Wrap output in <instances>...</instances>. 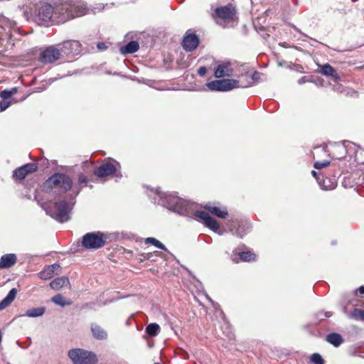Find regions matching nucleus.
I'll list each match as a JSON object with an SVG mask.
<instances>
[{
    "mask_svg": "<svg viewBox=\"0 0 364 364\" xmlns=\"http://www.w3.org/2000/svg\"><path fill=\"white\" fill-rule=\"evenodd\" d=\"M87 178L84 174H80L78 176V186H73L72 194H70L69 201L65 199L49 200L41 203V208L48 215L58 222L65 223L68 221L70 218V214L75 203V198L80 193L82 188L87 185Z\"/></svg>",
    "mask_w": 364,
    "mask_h": 364,
    "instance_id": "f257e3e1",
    "label": "nucleus"
},
{
    "mask_svg": "<svg viewBox=\"0 0 364 364\" xmlns=\"http://www.w3.org/2000/svg\"><path fill=\"white\" fill-rule=\"evenodd\" d=\"M154 192L159 198L157 203L159 205L180 215L191 217L196 208V203L184 200L174 193L162 192L160 188H156Z\"/></svg>",
    "mask_w": 364,
    "mask_h": 364,
    "instance_id": "f03ea898",
    "label": "nucleus"
},
{
    "mask_svg": "<svg viewBox=\"0 0 364 364\" xmlns=\"http://www.w3.org/2000/svg\"><path fill=\"white\" fill-rule=\"evenodd\" d=\"M72 178L63 173H55L43 185V190L49 194L63 195L72 190Z\"/></svg>",
    "mask_w": 364,
    "mask_h": 364,
    "instance_id": "7ed1b4c3",
    "label": "nucleus"
},
{
    "mask_svg": "<svg viewBox=\"0 0 364 364\" xmlns=\"http://www.w3.org/2000/svg\"><path fill=\"white\" fill-rule=\"evenodd\" d=\"M60 1L59 18L60 21H64V23L75 18L85 16L88 12L89 9L87 4L82 0H60Z\"/></svg>",
    "mask_w": 364,
    "mask_h": 364,
    "instance_id": "20e7f679",
    "label": "nucleus"
},
{
    "mask_svg": "<svg viewBox=\"0 0 364 364\" xmlns=\"http://www.w3.org/2000/svg\"><path fill=\"white\" fill-rule=\"evenodd\" d=\"M118 233L95 231L85 234L81 239L82 246L85 250H98L107 244L116 241Z\"/></svg>",
    "mask_w": 364,
    "mask_h": 364,
    "instance_id": "39448f33",
    "label": "nucleus"
},
{
    "mask_svg": "<svg viewBox=\"0 0 364 364\" xmlns=\"http://www.w3.org/2000/svg\"><path fill=\"white\" fill-rule=\"evenodd\" d=\"M60 4V0L54 1L53 4L48 2H42L38 9V19L43 22L53 21L55 23H63L64 21H60L58 13Z\"/></svg>",
    "mask_w": 364,
    "mask_h": 364,
    "instance_id": "423d86ee",
    "label": "nucleus"
},
{
    "mask_svg": "<svg viewBox=\"0 0 364 364\" xmlns=\"http://www.w3.org/2000/svg\"><path fill=\"white\" fill-rule=\"evenodd\" d=\"M215 14L218 18L223 21V23L217 22L223 28L233 27L237 23L235 20L236 10L231 4L216 8Z\"/></svg>",
    "mask_w": 364,
    "mask_h": 364,
    "instance_id": "0eeeda50",
    "label": "nucleus"
},
{
    "mask_svg": "<svg viewBox=\"0 0 364 364\" xmlns=\"http://www.w3.org/2000/svg\"><path fill=\"white\" fill-rule=\"evenodd\" d=\"M353 145L354 144L348 141L330 143L327 146V152L332 159L341 160L344 159L347 154H352Z\"/></svg>",
    "mask_w": 364,
    "mask_h": 364,
    "instance_id": "6e6552de",
    "label": "nucleus"
},
{
    "mask_svg": "<svg viewBox=\"0 0 364 364\" xmlns=\"http://www.w3.org/2000/svg\"><path fill=\"white\" fill-rule=\"evenodd\" d=\"M250 85H243L235 79H222L209 82L207 87L213 91L227 92L237 87H247Z\"/></svg>",
    "mask_w": 364,
    "mask_h": 364,
    "instance_id": "1a4fd4ad",
    "label": "nucleus"
},
{
    "mask_svg": "<svg viewBox=\"0 0 364 364\" xmlns=\"http://www.w3.org/2000/svg\"><path fill=\"white\" fill-rule=\"evenodd\" d=\"M68 357L73 364H95L97 362L95 353L80 348L70 350Z\"/></svg>",
    "mask_w": 364,
    "mask_h": 364,
    "instance_id": "9d476101",
    "label": "nucleus"
},
{
    "mask_svg": "<svg viewBox=\"0 0 364 364\" xmlns=\"http://www.w3.org/2000/svg\"><path fill=\"white\" fill-rule=\"evenodd\" d=\"M63 60L72 59L80 54L81 45L77 41L69 40L58 43Z\"/></svg>",
    "mask_w": 364,
    "mask_h": 364,
    "instance_id": "9b49d317",
    "label": "nucleus"
},
{
    "mask_svg": "<svg viewBox=\"0 0 364 364\" xmlns=\"http://www.w3.org/2000/svg\"><path fill=\"white\" fill-rule=\"evenodd\" d=\"M194 215L203 221L205 227L219 235H223L227 232V230L220 229V225L217 220L213 218L210 217L209 214L203 210H194Z\"/></svg>",
    "mask_w": 364,
    "mask_h": 364,
    "instance_id": "f8f14e48",
    "label": "nucleus"
},
{
    "mask_svg": "<svg viewBox=\"0 0 364 364\" xmlns=\"http://www.w3.org/2000/svg\"><path fill=\"white\" fill-rule=\"evenodd\" d=\"M40 60L43 64L63 60L58 44L47 47L40 55Z\"/></svg>",
    "mask_w": 364,
    "mask_h": 364,
    "instance_id": "ddd939ff",
    "label": "nucleus"
},
{
    "mask_svg": "<svg viewBox=\"0 0 364 364\" xmlns=\"http://www.w3.org/2000/svg\"><path fill=\"white\" fill-rule=\"evenodd\" d=\"M228 232L239 238H243L250 230V225L243 220H233L227 225Z\"/></svg>",
    "mask_w": 364,
    "mask_h": 364,
    "instance_id": "4468645a",
    "label": "nucleus"
},
{
    "mask_svg": "<svg viewBox=\"0 0 364 364\" xmlns=\"http://www.w3.org/2000/svg\"><path fill=\"white\" fill-rule=\"evenodd\" d=\"M121 168V165L117 161L105 162L94 169V174L99 178H104L116 173Z\"/></svg>",
    "mask_w": 364,
    "mask_h": 364,
    "instance_id": "2eb2a0df",
    "label": "nucleus"
},
{
    "mask_svg": "<svg viewBox=\"0 0 364 364\" xmlns=\"http://www.w3.org/2000/svg\"><path fill=\"white\" fill-rule=\"evenodd\" d=\"M37 170V166L35 164L28 163L14 170L13 177L17 181H22L26 176Z\"/></svg>",
    "mask_w": 364,
    "mask_h": 364,
    "instance_id": "dca6fc26",
    "label": "nucleus"
},
{
    "mask_svg": "<svg viewBox=\"0 0 364 364\" xmlns=\"http://www.w3.org/2000/svg\"><path fill=\"white\" fill-rule=\"evenodd\" d=\"M233 69L230 62H221L220 63L214 72V75L216 78H221L223 77H230L232 75Z\"/></svg>",
    "mask_w": 364,
    "mask_h": 364,
    "instance_id": "f3484780",
    "label": "nucleus"
},
{
    "mask_svg": "<svg viewBox=\"0 0 364 364\" xmlns=\"http://www.w3.org/2000/svg\"><path fill=\"white\" fill-rule=\"evenodd\" d=\"M199 44V38L196 34L186 35L182 41V46L186 51L194 50Z\"/></svg>",
    "mask_w": 364,
    "mask_h": 364,
    "instance_id": "a211bd4d",
    "label": "nucleus"
},
{
    "mask_svg": "<svg viewBox=\"0 0 364 364\" xmlns=\"http://www.w3.org/2000/svg\"><path fill=\"white\" fill-rule=\"evenodd\" d=\"M16 262L17 256L16 254H5L0 258V269L11 268L16 263Z\"/></svg>",
    "mask_w": 364,
    "mask_h": 364,
    "instance_id": "6ab92c4d",
    "label": "nucleus"
},
{
    "mask_svg": "<svg viewBox=\"0 0 364 364\" xmlns=\"http://www.w3.org/2000/svg\"><path fill=\"white\" fill-rule=\"evenodd\" d=\"M90 329L92 336L97 340H106L108 337L107 331L97 323H92Z\"/></svg>",
    "mask_w": 364,
    "mask_h": 364,
    "instance_id": "aec40b11",
    "label": "nucleus"
},
{
    "mask_svg": "<svg viewBox=\"0 0 364 364\" xmlns=\"http://www.w3.org/2000/svg\"><path fill=\"white\" fill-rule=\"evenodd\" d=\"M60 268L58 264L49 265L38 273V277L43 280L50 279L53 277L55 272Z\"/></svg>",
    "mask_w": 364,
    "mask_h": 364,
    "instance_id": "412c9836",
    "label": "nucleus"
},
{
    "mask_svg": "<svg viewBox=\"0 0 364 364\" xmlns=\"http://www.w3.org/2000/svg\"><path fill=\"white\" fill-rule=\"evenodd\" d=\"M317 182L321 188L324 191L333 190L337 186V182L335 178H325L322 180L317 178Z\"/></svg>",
    "mask_w": 364,
    "mask_h": 364,
    "instance_id": "4be33fe9",
    "label": "nucleus"
},
{
    "mask_svg": "<svg viewBox=\"0 0 364 364\" xmlns=\"http://www.w3.org/2000/svg\"><path fill=\"white\" fill-rule=\"evenodd\" d=\"M17 290L15 288L11 289L6 297L0 302V311L8 307L16 298Z\"/></svg>",
    "mask_w": 364,
    "mask_h": 364,
    "instance_id": "5701e85b",
    "label": "nucleus"
},
{
    "mask_svg": "<svg viewBox=\"0 0 364 364\" xmlns=\"http://www.w3.org/2000/svg\"><path fill=\"white\" fill-rule=\"evenodd\" d=\"M319 73H321L323 75L325 76H332L336 80L340 79L339 75L336 73V70L333 68L329 64H325L323 65L319 66Z\"/></svg>",
    "mask_w": 364,
    "mask_h": 364,
    "instance_id": "b1692460",
    "label": "nucleus"
},
{
    "mask_svg": "<svg viewBox=\"0 0 364 364\" xmlns=\"http://www.w3.org/2000/svg\"><path fill=\"white\" fill-rule=\"evenodd\" d=\"M326 340L334 347L340 346L343 342V337L338 333H331L328 334Z\"/></svg>",
    "mask_w": 364,
    "mask_h": 364,
    "instance_id": "393cba45",
    "label": "nucleus"
},
{
    "mask_svg": "<svg viewBox=\"0 0 364 364\" xmlns=\"http://www.w3.org/2000/svg\"><path fill=\"white\" fill-rule=\"evenodd\" d=\"M205 208L220 218H225L228 215V210L225 208L221 209L220 208L212 206L210 205H206Z\"/></svg>",
    "mask_w": 364,
    "mask_h": 364,
    "instance_id": "a878e982",
    "label": "nucleus"
},
{
    "mask_svg": "<svg viewBox=\"0 0 364 364\" xmlns=\"http://www.w3.org/2000/svg\"><path fill=\"white\" fill-rule=\"evenodd\" d=\"M69 284V279L67 277H58L50 283L51 289L58 290L63 287Z\"/></svg>",
    "mask_w": 364,
    "mask_h": 364,
    "instance_id": "bb28decb",
    "label": "nucleus"
},
{
    "mask_svg": "<svg viewBox=\"0 0 364 364\" xmlns=\"http://www.w3.org/2000/svg\"><path fill=\"white\" fill-rule=\"evenodd\" d=\"M139 48V43L136 41H132L127 45L120 48L122 54H131L136 52Z\"/></svg>",
    "mask_w": 364,
    "mask_h": 364,
    "instance_id": "cd10ccee",
    "label": "nucleus"
},
{
    "mask_svg": "<svg viewBox=\"0 0 364 364\" xmlns=\"http://www.w3.org/2000/svg\"><path fill=\"white\" fill-rule=\"evenodd\" d=\"M46 312V308L43 306L32 308L26 310L24 316L30 318H38L42 316Z\"/></svg>",
    "mask_w": 364,
    "mask_h": 364,
    "instance_id": "c85d7f7f",
    "label": "nucleus"
},
{
    "mask_svg": "<svg viewBox=\"0 0 364 364\" xmlns=\"http://www.w3.org/2000/svg\"><path fill=\"white\" fill-rule=\"evenodd\" d=\"M159 330L160 327L156 323H151L146 327V333L151 337L158 335Z\"/></svg>",
    "mask_w": 364,
    "mask_h": 364,
    "instance_id": "c756f323",
    "label": "nucleus"
},
{
    "mask_svg": "<svg viewBox=\"0 0 364 364\" xmlns=\"http://www.w3.org/2000/svg\"><path fill=\"white\" fill-rule=\"evenodd\" d=\"M144 242L146 245H149V244L153 245L160 250H165V251L167 250L166 246L163 243H161L159 240H156L154 237H147L145 239Z\"/></svg>",
    "mask_w": 364,
    "mask_h": 364,
    "instance_id": "7c9ffc66",
    "label": "nucleus"
},
{
    "mask_svg": "<svg viewBox=\"0 0 364 364\" xmlns=\"http://www.w3.org/2000/svg\"><path fill=\"white\" fill-rule=\"evenodd\" d=\"M51 301L55 303V304L64 307L65 306L70 305V302L65 301V298L63 296L60 294H58L53 297H52Z\"/></svg>",
    "mask_w": 364,
    "mask_h": 364,
    "instance_id": "2f4dec72",
    "label": "nucleus"
},
{
    "mask_svg": "<svg viewBox=\"0 0 364 364\" xmlns=\"http://www.w3.org/2000/svg\"><path fill=\"white\" fill-rule=\"evenodd\" d=\"M17 87H12L11 90H4L0 93V96L4 100H11V97L17 93Z\"/></svg>",
    "mask_w": 364,
    "mask_h": 364,
    "instance_id": "473e14b6",
    "label": "nucleus"
},
{
    "mask_svg": "<svg viewBox=\"0 0 364 364\" xmlns=\"http://www.w3.org/2000/svg\"><path fill=\"white\" fill-rule=\"evenodd\" d=\"M240 259L244 262H251L255 260V255L250 251L241 252L239 253Z\"/></svg>",
    "mask_w": 364,
    "mask_h": 364,
    "instance_id": "72a5a7b5",
    "label": "nucleus"
},
{
    "mask_svg": "<svg viewBox=\"0 0 364 364\" xmlns=\"http://www.w3.org/2000/svg\"><path fill=\"white\" fill-rule=\"evenodd\" d=\"M350 317L355 320L364 321V311L355 309L350 314Z\"/></svg>",
    "mask_w": 364,
    "mask_h": 364,
    "instance_id": "f704fd0d",
    "label": "nucleus"
},
{
    "mask_svg": "<svg viewBox=\"0 0 364 364\" xmlns=\"http://www.w3.org/2000/svg\"><path fill=\"white\" fill-rule=\"evenodd\" d=\"M352 154H355V159L358 163L364 164V150H355L353 148Z\"/></svg>",
    "mask_w": 364,
    "mask_h": 364,
    "instance_id": "c9c22d12",
    "label": "nucleus"
},
{
    "mask_svg": "<svg viewBox=\"0 0 364 364\" xmlns=\"http://www.w3.org/2000/svg\"><path fill=\"white\" fill-rule=\"evenodd\" d=\"M310 362L314 364H325V360L318 353H314L311 355Z\"/></svg>",
    "mask_w": 364,
    "mask_h": 364,
    "instance_id": "e433bc0d",
    "label": "nucleus"
},
{
    "mask_svg": "<svg viewBox=\"0 0 364 364\" xmlns=\"http://www.w3.org/2000/svg\"><path fill=\"white\" fill-rule=\"evenodd\" d=\"M315 318L318 321V322L322 321L324 320V318H329L332 316V313L331 311H319L314 315Z\"/></svg>",
    "mask_w": 364,
    "mask_h": 364,
    "instance_id": "4c0bfd02",
    "label": "nucleus"
},
{
    "mask_svg": "<svg viewBox=\"0 0 364 364\" xmlns=\"http://www.w3.org/2000/svg\"><path fill=\"white\" fill-rule=\"evenodd\" d=\"M160 252L159 251H155L154 252H148V253H143L141 255V258L140 260L144 261V260H150L151 259L153 255L159 256Z\"/></svg>",
    "mask_w": 364,
    "mask_h": 364,
    "instance_id": "58836bf2",
    "label": "nucleus"
},
{
    "mask_svg": "<svg viewBox=\"0 0 364 364\" xmlns=\"http://www.w3.org/2000/svg\"><path fill=\"white\" fill-rule=\"evenodd\" d=\"M330 164V161L324 160L323 161H316L314 164V167L316 169H321L327 167Z\"/></svg>",
    "mask_w": 364,
    "mask_h": 364,
    "instance_id": "ea45409f",
    "label": "nucleus"
},
{
    "mask_svg": "<svg viewBox=\"0 0 364 364\" xmlns=\"http://www.w3.org/2000/svg\"><path fill=\"white\" fill-rule=\"evenodd\" d=\"M11 105V100L2 99L0 101V111L6 110Z\"/></svg>",
    "mask_w": 364,
    "mask_h": 364,
    "instance_id": "a19ab883",
    "label": "nucleus"
},
{
    "mask_svg": "<svg viewBox=\"0 0 364 364\" xmlns=\"http://www.w3.org/2000/svg\"><path fill=\"white\" fill-rule=\"evenodd\" d=\"M259 77H260V73L257 71H255L251 75V81L249 82L247 85H249V83H250L251 84L250 86H251L252 85L253 81L259 80ZM248 87H250V85Z\"/></svg>",
    "mask_w": 364,
    "mask_h": 364,
    "instance_id": "79ce46f5",
    "label": "nucleus"
},
{
    "mask_svg": "<svg viewBox=\"0 0 364 364\" xmlns=\"http://www.w3.org/2000/svg\"><path fill=\"white\" fill-rule=\"evenodd\" d=\"M206 73H207V69H206V68H205V67H204V66L200 67V68L198 70V74L200 76H201V77L204 76V75L206 74Z\"/></svg>",
    "mask_w": 364,
    "mask_h": 364,
    "instance_id": "37998d69",
    "label": "nucleus"
},
{
    "mask_svg": "<svg viewBox=\"0 0 364 364\" xmlns=\"http://www.w3.org/2000/svg\"><path fill=\"white\" fill-rule=\"evenodd\" d=\"M358 293L360 294H364V286H360L359 288L355 290L354 292L353 293V295L355 296Z\"/></svg>",
    "mask_w": 364,
    "mask_h": 364,
    "instance_id": "c03bdc74",
    "label": "nucleus"
},
{
    "mask_svg": "<svg viewBox=\"0 0 364 364\" xmlns=\"http://www.w3.org/2000/svg\"><path fill=\"white\" fill-rule=\"evenodd\" d=\"M307 82H309L308 77L306 76H304V77H301L300 79H299L298 80V83L299 85H302V84H304Z\"/></svg>",
    "mask_w": 364,
    "mask_h": 364,
    "instance_id": "a18cd8bd",
    "label": "nucleus"
},
{
    "mask_svg": "<svg viewBox=\"0 0 364 364\" xmlns=\"http://www.w3.org/2000/svg\"><path fill=\"white\" fill-rule=\"evenodd\" d=\"M97 46V48L101 50H105L107 48V46L105 45V43H102V42L98 43Z\"/></svg>",
    "mask_w": 364,
    "mask_h": 364,
    "instance_id": "49530a36",
    "label": "nucleus"
},
{
    "mask_svg": "<svg viewBox=\"0 0 364 364\" xmlns=\"http://www.w3.org/2000/svg\"><path fill=\"white\" fill-rule=\"evenodd\" d=\"M314 83L316 85L323 86V80L321 78L317 79L316 80L314 81Z\"/></svg>",
    "mask_w": 364,
    "mask_h": 364,
    "instance_id": "de8ad7c7",
    "label": "nucleus"
},
{
    "mask_svg": "<svg viewBox=\"0 0 364 364\" xmlns=\"http://www.w3.org/2000/svg\"><path fill=\"white\" fill-rule=\"evenodd\" d=\"M206 298L213 305V306L215 307V306L218 305V304H215V302L210 299V297L209 296L206 295Z\"/></svg>",
    "mask_w": 364,
    "mask_h": 364,
    "instance_id": "09e8293b",
    "label": "nucleus"
},
{
    "mask_svg": "<svg viewBox=\"0 0 364 364\" xmlns=\"http://www.w3.org/2000/svg\"><path fill=\"white\" fill-rule=\"evenodd\" d=\"M311 174H312V176H313L314 178H316V179H317V178H319L318 177V173H317V172H316V171H314V170H313V171H311Z\"/></svg>",
    "mask_w": 364,
    "mask_h": 364,
    "instance_id": "8fccbe9b",
    "label": "nucleus"
},
{
    "mask_svg": "<svg viewBox=\"0 0 364 364\" xmlns=\"http://www.w3.org/2000/svg\"><path fill=\"white\" fill-rule=\"evenodd\" d=\"M348 303L352 304L353 306H357V304L355 302H354L353 300H349Z\"/></svg>",
    "mask_w": 364,
    "mask_h": 364,
    "instance_id": "3c124183",
    "label": "nucleus"
},
{
    "mask_svg": "<svg viewBox=\"0 0 364 364\" xmlns=\"http://www.w3.org/2000/svg\"><path fill=\"white\" fill-rule=\"evenodd\" d=\"M54 81V79H49L50 83L53 82Z\"/></svg>",
    "mask_w": 364,
    "mask_h": 364,
    "instance_id": "603ef678",
    "label": "nucleus"
},
{
    "mask_svg": "<svg viewBox=\"0 0 364 364\" xmlns=\"http://www.w3.org/2000/svg\"><path fill=\"white\" fill-rule=\"evenodd\" d=\"M117 176L118 178H121V177H122V175H121V174H119V175H118V174H117Z\"/></svg>",
    "mask_w": 364,
    "mask_h": 364,
    "instance_id": "864d4df0",
    "label": "nucleus"
},
{
    "mask_svg": "<svg viewBox=\"0 0 364 364\" xmlns=\"http://www.w3.org/2000/svg\"><path fill=\"white\" fill-rule=\"evenodd\" d=\"M154 364H161V363H154Z\"/></svg>",
    "mask_w": 364,
    "mask_h": 364,
    "instance_id": "5fc2aeb1",
    "label": "nucleus"
}]
</instances>
